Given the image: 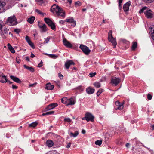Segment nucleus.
<instances>
[{
	"label": "nucleus",
	"mask_w": 154,
	"mask_h": 154,
	"mask_svg": "<svg viewBox=\"0 0 154 154\" xmlns=\"http://www.w3.org/2000/svg\"><path fill=\"white\" fill-rule=\"evenodd\" d=\"M50 11L54 13L55 12L58 17L60 16L63 17H65V11L61 8L59 6L57 5L56 4H54L52 6L50 9Z\"/></svg>",
	"instance_id": "obj_1"
},
{
	"label": "nucleus",
	"mask_w": 154,
	"mask_h": 154,
	"mask_svg": "<svg viewBox=\"0 0 154 154\" xmlns=\"http://www.w3.org/2000/svg\"><path fill=\"white\" fill-rule=\"evenodd\" d=\"M45 22L53 30H56V26L54 23L49 18H45L44 19Z\"/></svg>",
	"instance_id": "obj_2"
},
{
	"label": "nucleus",
	"mask_w": 154,
	"mask_h": 154,
	"mask_svg": "<svg viewBox=\"0 0 154 154\" xmlns=\"http://www.w3.org/2000/svg\"><path fill=\"white\" fill-rule=\"evenodd\" d=\"M17 20L14 16L9 17L7 20V23H9L12 25H15L17 24Z\"/></svg>",
	"instance_id": "obj_3"
},
{
	"label": "nucleus",
	"mask_w": 154,
	"mask_h": 154,
	"mask_svg": "<svg viewBox=\"0 0 154 154\" xmlns=\"http://www.w3.org/2000/svg\"><path fill=\"white\" fill-rule=\"evenodd\" d=\"M79 48L83 52L87 55H88L91 52V50L89 49L88 47L83 45L81 44Z\"/></svg>",
	"instance_id": "obj_4"
},
{
	"label": "nucleus",
	"mask_w": 154,
	"mask_h": 154,
	"mask_svg": "<svg viewBox=\"0 0 154 154\" xmlns=\"http://www.w3.org/2000/svg\"><path fill=\"white\" fill-rule=\"evenodd\" d=\"M85 114L88 122L89 121L91 122L94 121V117L91 114L87 112Z\"/></svg>",
	"instance_id": "obj_5"
},
{
	"label": "nucleus",
	"mask_w": 154,
	"mask_h": 154,
	"mask_svg": "<svg viewBox=\"0 0 154 154\" xmlns=\"http://www.w3.org/2000/svg\"><path fill=\"white\" fill-rule=\"evenodd\" d=\"M120 79L119 78L115 77L111 79V82L116 86L120 82Z\"/></svg>",
	"instance_id": "obj_6"
},
{
	"label": "nucleus",
	"mask_w": 154,
	"mask_h": 154,
	"mask_svg": "<svg viewBox=\"0 0 154 154\" xmlns=\"http://www.w3.org/2000/svg\"><path fill=\"white\" fill-rule=\"evenodd\" d=\"M146 17L148 18H151L152 17L153 14L151 13L150 10H146L144 11Z\"/></svg>",
	"instance_id": "obj_7"
},
{
	"label": "nucleus",
	"mask_w": 154,
	"mask_h": 154,
	"mask_svg": "<svg viewBox=\"0 0 154 154\" xmlns=\"http://www.w3.org/2000/svg\"><path fill=\"white\" fill-rule=\"evenodd\" d=\"M75 63L72 60H68L67 61L65 64V68L68 69L70 66L71 65H74Z\"/></svg>",
	"instance_id": "obj_8"
},
{
	"label": "nucleus",
	"mask_w": 154,
	"mask_h": 154,
	"mask_svg": "<svg viewBox=\"0 0 154 154\" xmlns=\"http://www.w3.org/2000/svg\"><path fill=\"white\" fill-rule=\"evenodd\" d=\"M4 29L3 31L2 32L1 35L3 38H6L8 36V30L6 28L5 26V28L3 27L2 29V31H3L2 29Z\"/></svg>",
	"instance_id": "obj_9"
},
{
	"label": "nucleus",
	"mask_w": 154,
	"mask_h": 154,
	"mask_svg": "<svg viewBox=\"0 0 154 154\" xmlns=\"http://www.w3.org/2000/svg\"><path fill=\"white\" fill-rule=\"evenodd\" d=\"M58 106L57 104L56 103H52L47 106L45 108L46 111H48L53 109Z\"/></svg>",
	"instance_id": "obj_10"
},
{
	"label": "nucleus",
	"mask_w": 154,
	"mask_h": 154,
	"mask_svg": "<svg viewBox=\"0 0 154 154\" xmlns=\"http://www.w3.org/2000/svg\"><path fill=\"white\" fill-rule=\"evenodd\" d=\"M131 4V2L129 1L124 5L123 8L125 12H126L128 11L129 7L130 5Z\"/></svg>",
	"instance_id": "obj_11"
},
{
	"label": "nucleus",
	"mask_w": 154,
	"mask_h": 154,
	"mask_svg": "<svg viewBox=\"0 0 154 154\" xmlns=\"http://www.w3.org/2000/svg\"><path fill=\"white\" fill-rule=\"evenodd\" d=\"M63 42L64 45L67 48H71L72 46V45L66 39H63Z\"/></svg>",
	"instance_id": "obj_12"
},
{
	"label": "nucleus",
	"mask_w": 154,
	"mask_h": 154,
	"mask_svg": "<svg viewBox=\"0 0 154 154\" xmlns=\"http://www.w3.org/2000/svg\"><path fill=\"white\" fill-rule=\"evenodd\" d=\"M10 78L15 82L19 84L22 82L18 78L13 75L10 76Z\"/></svg>",
	"instance_id": "obj_13"
},
{
	"label": "nucleus",
	"mask_w": 154,
	"mask_h": 154,
	"mask_svg": "<svg viewBox=\"0 0 154 154\" xmlns=\"http://www.w3.org/2000/svg\"><path fill=\"white\" fill-rule=\"evenodd\" d=\"M108 40L112 44V45L113 46V48H116L117 44L116 38H109V39H108Z\"/></svg>",
	"instance_id": "obj_14"
},
{
	"label": "nucleus",
	"mask_w": 154,
	"mask_h": 154,
	"mask_svg": "<svg viewBox=\"0 0 154 154\" xmlns=\"http://www.w3.org/2000/svg\"><path fill=\"white\" fill-rule=\"evenodd\" d=\"M46 144L48 147H51L53 146L54 142L52 140H48L46 142Z\"/></svg>",
	"instance_id": "obj_15"
},
{
	"label": "nucleus",
	"mask_w": 154,
	"mask_h": 154,
	"mask_svg": "<svg viewBox=\"0 0 154 154\" xmlns=\"http://www.w3.org/2000/svg\"><path fill=\"white\" fill-rule=\"evenodd\" d=\"M3 78V79L6 80V76L4 75L3 73L2 72H0V82L2 83H5L6 81H4L2 80L1 78Z\"/></svg>",
	"instance_id": "obj_16"
},
{
	"label": "nucleus",
	"mask_w": 154,
	"mask_h": 154,
	"mask_svg": "<svg viewBox=\"0 0 154 154\" xmlns=\"http://www.w3.org/2000/svg\"><path fill=\"white\" fill-rule=\"evenodd\" d=\"M54 87L53 85H51L50 83H49L46 85L45 88L47 90H52L53 89Z\"/></svg>",
	"instance_id": "obj_17"
},
{
	"label": "nucleus",
	"mask_w": 154,
	"mask_h": 154,
	"mask_svg": "<svg viewBox=\"0 0 154 154\" xmlns=\"http://www.w3.org/2000/svg\"><path fill=\"white\" fill-rule=\"evenodd\" d=\"M87 92L89 94H91L94 93V89L91 88L90 87H89L86 89Z\"/></svg>",
	"instance_id": "obj_18"
},
{
	"label": "nucleus",
	"mask_w": 154,
	"mask_h": 154,
	"mask_svg": "<svg viewBox=\"0 0 154 154\" xmlns=\"http://www.w3.org/2000/svg\"><path fill=\"white\" fill-rule=\"evenodd\" d=\"M23 66L24 68L27 69L28 70L30 71L31 72H34L35 71L34 68L32 67H29L26 65H24Z\"/></svg>",
	"instance_id": "obj_19"
},
{
	"label": "nucleus",
	"mask_w": 154,
	"mask_h": 154,
	"mask_svg": "<svg viewBox=\"0 0 154 154\" xmlns=\"http://www.w3.org/2000/svg\"><path fill=\"white\" fill-rule=\"evenodd\" d=\"M7 46L8 49L11 53H14L15 52L14 49L12 47L10 44L8 43L7 45Z\"/></svg>",
	"instance_id": "obj_20"
},
{
	"label": "nucleus",
	"mask_w": 154,
	"mask_h": 154,
	"mask_svg": "<svg viewBox=\"0 0 154 154\" xmlns=\"http://www.w3.org/2000/svg\"><path fill=\"white\" fill-rule=\"evenodd\" d=\"M40 28L41 29L42 32H45L47 30V27L45 24H44V25H43L42 26H41Z\"/></svg>",
	"instance_id": "obj_21"
},
{
	"label": "nucleus",
	"mask_w": 154,
	"mask_h": 154,
	"mask_svg": "<svg viewBox=\"0 0 154 154\" xmlns=\"http://www.w3.org/2000/svg\"><path fill=\"white\" fill-rule=\"evenodd\" d=\"M35 19V17L32 16L30 18H29L27 19V21L31 24H32L33 23L34 20Z\"/></svg>",
	"instance_id": "obj_22"
},
{
	"label": "nucleus",
	"mask_w": 154,
	"mask_h": 154,
	"mask_svg": "<svg viewBox=\"0 0 154 154\" xmlns=\"http://www.w3.org/2000/svg\"><path fill=\"white\" fill-rule=\"evenodd\" d=\"M75 102H74V99L73 98H71L69 99V103L68 104V105H73L75 104Z\"/></svg>",
	"instance_id": "obj_23"
},
{
	"label": "nucleus",
	"mask_w": 154,
	"mask_h": 154,
	"mask_svg": "<svg viewBox=\"0 0 154 154\" xmlns=\"http://www.w3.org/2000/svg\"><path fill=\"white\" fill-rule=\"evenodd\" d=\"M118 106V107H117V108H116V110H117L118 109H119L120 110H122L123 109L124 106V103L120 104V105Z\"/></svg>",
	"instance_id": "obj_24"
},
{
	"label": "nucleus",
	"mask_w": 154,
	"mask_h": 154,
	"mask_svg": "<svg viewBox=\"0 0 154 154\" xmlns=\"http://www.w3.org/2000/svg\"><path fill=\"white\" fill-rule=\"evenodd\" d=\"M137 47V42H134L131 47V49L132 50H134Z\"/></svg>",
	"instance_id": "obj_25"
},
{
	"label": "nucleus",
	"mask_w": 154,
	"mask_h": 154,
	"mask_svg": "<svg viewBox=\"0 0 154 154\" xmlns=\"http://www.w3.org/2000/svg\"><path fill=\"white\" fill-rule=\"evenodd\" d=\"M79 134V132L78 131H76L74 133L72 132H71L70 134V136H73L74 137H75L77 136Z\"/></svg>",
	"instance_id": "obj_26"
},
{
	"label": "nucleus",
	"mask_w": 154,
	"mask_h": 154,
	"mask_svg": "<svg viewBox=\"0 0 154 154\" xmlns=\"http://www.w3.org/2000/svg\"><path fill=\"white\" fill-rule=\"evenodd\" d=\"M149 31L151 35L154 34V26L152 27H150Z\"/></svg>",
	"instance_id": "obj_27"
},
{
	"label": "nucleus",
	"mask_w": 154,
	"mask_h": 154,
	"mask_svg": "<svg viewBox=\"0 0 154 154\" xmlns=\"http://www.w3.org/2000/svg\"><path fill=\"white\" fill-rule=\"evenodd\" d=\"M38 123L36 122H34L30 124L29 125V127H33L34 128L37 125Z\"/></svg>",
	"instance_id": "obj_28"
},
{
	"label": "nucleus",
	"mask_w": 154,
	"mask_h": 154,
	"mask_svg": "<svg viewBox=\"0 0 154 154\" xmlns=\"http://www.w3.org/2000/svg\"><path fill=\"white\" fill-rule=\"evenodd\" d=\"M102 140H97L96 141L95 143L96 145L100 146L102 143Z\"/></svg>",
	"instance_id": "obj_29"
},
{
	"label": "nucleus",
	"mask_w": 154,
	"mask_h": 154,
	"mask_svg": "<svg viewBox=\"0 0 154 154\" xmlns=\"http://www.w3.org/2000/svg\"><path fill=\"white\" fill-rule=\"evenodd\" d=\"M35 11L39 14H40L42 15L43 16H44V14H45V13H42L38 9H37L35 10Z\"/></svg>",
	"instance_id": "obj_30"
},
{
	"label": "nucleus",
	"mask_w": 154,
	"mask_h": 154,
	"mask_svg": "<svg viewBox=\"0 0 154 154\" xmlns=\"http://www.w3.org/2000/svg\"><path fill=\"white\" fill-rule=\"evenodd\" d=\"M49 57L54 59H56L58 57L57 55L54 54H50L49 55Z\"/></svg>",
	"instance_id": "obj_31"
},
{
	"label": "nucleus",
	"mask_w": 154,
	"mask_h": 154,
	"mask_svg": "<svg viewBox=\"0 0 154 154\" xmlns=\"http://www.w3.org/2000/svg\"><path fill=\"white\" fill-rule=\"evenodd\" d=\"M112 31L110 30L108 33V39H109V38L113 37L112 35Z\"/></svg>",
	"instance_id": "obj_32"
},
{
	"label": "nucleus",
	"mask_w": 154,
	"mask_h": 154,
	"mask_svg": "<svg viewBox=\"0 0 154 154\" xmlns=\"http://www.w3.org/2000/svg\"><path fill=\"white\" fill-rule=\"evenodd\" d=\"M73 21L74 19L72 18L70 19H66L65 21L67 22H68L69 23H72V22H73Z\"/></svg>",
	"instance_id": "obj_33"
},
{
	"label": "nucleus",
	"mask_w": 154,
	"mask_h": 154,
	"mask_svg": "<svg viewBox=\"0 0 154 154\" xmlns=\"http://www.w3.org/2000/svg\"><path fill=\"white\" fill-rule=\"evenodd\" d=\"M28 43L32 48H35V47L33 43L31 42V40L30 41L28 42Z\"/></svg>",
	"instance_id": "obj_34"
},
{
	"label": "nucleus",
	"mask_w": 154,
	"mask_h": 154,
	"mask_svg": "<svg viewBox=\"0 0 154 154\" xmlns=\"http://www.w3.org/2000/svg\"><path fill=\"white\" fill-rule=\"evenodd\" d=\"M103 89L101 88L100 89L97 93V96H99L102 92Z\"/></svg>",
	"instance_id": "obj_35"
},
{
	"label": "nucleus",
	"mask_w": 154,
	"mask_h": 154,
	"mask_svg": "<svg viewBox=\"0 0 154 154\" xmlns=\"http://www.w3.org/2000/svg\"><path fill=\"white\" fill-rule=\"evenodd\" d=\"M122 1L123 0H118L119 7L120 10H121L122 8L121 3H122Z\"/></svg>",
	"instance_id": "obj_36"
},
{
	"label": "nucleus",
	"mask_w": 154,
	"mask_h": 154,
	"mask_svg": "<svg viewBox=\"0 0 154 154\" xmlns=\"http://www.w3.org/2000/svg\"><path fill=\"white\" fill-rule=\"evenodd\" d=\"M5 2H1L0 1V10H1L2 8L3 7L5 6Z\"/></svg>",
	"instance_id": "obj_37"
},
{
	"label": "nucleus",
	"mask_w": 154,
	"mask_h": 154,
	"mask_svg": "<svg viewBox=\"0 0 154 154\" xmlns=\"http://www.w3.org/2000/svg\"><path fill=\"white\" fill-rule=\"evenodd\" d=\"M81 5V3L79 1H78L76 2H75V5L76 7L79 6Z\"/></svg>",
	"instance_id": "obj_38"
},
{
	"label": "nucleus",
	"mask_w": 154,
	"mask_h": 154,
	"mask_svg": "<svg viewBox=\"0 0 154 154\" xmlns=\"http://www.w3.org/2000/svg\"><path fill=\"white\" fill-rule=\"evenodd\" d=\"M94 85L97 88H99L100 87V84L98 82H96L94 84Z\"/></svg>",
	"instance_id": "obj_39"
},
{
	"label": "nucleus",
	"mask_w": 154,
	"mask_h": 154,
	"mask_svg": "<svg viewBox=\"0 0 154 154\" xmlns=\"http://www.w3.org/2000/svg\"><path fill=\"white\" fill-rule=\"evenodd\" d=\"M147 8L146 7H143L142 8V9H141L139 11L140 13H143L144 12V11L145 10H146Z\"/></svg>",
	"instance_id": "obj_40"
},
{
	"label": "nucleus",
	"mask_w": 154,
	"mask_h": 154,
	"mask_svg": "<svg viewBox=\"0 0 154 154\" xmlns=\"http://www.w3.org/2000/svg\"><path fill=\"white\" fill-rule=\"evenodd\" d=\"M71 121V120L70 119L68 118H65L64 119V122H70Z\"/></svg>",
	"instance_id": "obj_41"
},
{
	"label": "nucleus",
	"mask_w": 154,
	"mask_h": 154,
	"mask_svg": "<svg viewBox=\"0 0 154 154\" xmlns=\"http://www.w3.org/2000/svg\"><path fill=\"white\" fill-rule=\"evenodd\" d=\"M2 21L0 20V30H1V31H2V29L3 27L5 28V26L2 25Z\"/></svg>",
	"instance_id": "obj_42"
},
{
	"label": "nucleus",
	"mask_w": 154,
	"mask_h": 154,
	"mask_svg": "<svg viewBox=\"0 0 154 154\" xmlns=\"http://www.w3.org/2000/svg\"><path fill=\"white\" fill-rule=\"evenodd\" d=\"M37 1L38 2L39 5H42L44 2V0H37Z\"/></svg>",
	"instance_id": "obj_43"
},
{
	"label": "nucleus",
	"mask_w": 154,
	"mask_h": 154,
	"mask_svg": "<svg viewBox=\"0 0 154 154\" xmlns=\"http://www.w3.org/2000/svg\"><path fill=\"white\" fill-rule=\"evenodd\" d=\"M143 0L145 2L148 3H151L152 2H153L154 1V0Z\"/></svg>",
	"instance_id": "obj_44"
},
{
	"label": "nucleus",
	"mask_w": 154,
	"mask_h": 154,
	"mask_svg": "<svg viewBox=\"0 0 154 154\" xmlns=\"http://www.w3.org/2000/svg\"><path fill=\"white\" fill-rule=\"evenodd\" d=\"M152 97V96L150 94H148L147 95V99L149 100H151Z\"/></svg>",
	"instance_id": "obj_45"
},
{
	"label": "nucleus",
	"mask_w": 154,
	"mask_h": 154,
	"mask_svg": "<svg viewBox=\"0 0 154 154\" xmlns=\"http://www.w3.org/2000/svg\"><path fill=\"white\" fill-rule=\"evenodd\" d=\"M77 89L79 90H80V91H83V88H82V86H79L77 88Z\"/></svg>",
	"instance_id": "obj_46"
},
{
	"label": "nucleus",
	"mask_w": 154,
	"mask_h": 154,
	"mask_svg": "<svg viewBox=\"0 0 154 154\" xmlns=\"http://www.w3.org/2000/svg\"><path fill=\"white\" fill-rule=\"evenodd\" d=\"M54 111H51L50 112H46V114L47 115H51V114H53L54 113Z\"/></svg>",
	"instance_id": "obj_47"
},
{
	"label": "nucleus",
	"mask_w": 154,
	"mask_h": 154,
	"mask_svg": "<svg viewBox=\"0 0 154 154\" xmlns=\"http://www.w3.org/2000/svg\"><path fill=\"white\" fill-rule=\"evenodd\" d=\"M20 30L18 29H16L14 30V31L17 34L19 33L20 32Z\"/></svg>",
	"instance_id": "obj_48"
},
{
	"label": "nucleus",
	"mask_w": 154,
	"mask_h": 154,
	"mask_svg": "<svg viewBox=\"0 0 154 154\" xmlns=\"http://www.w3.org/2000/svg\"><path fill=\"white\" fill-rule=\"evenodd\" d=\"M58 76L60 77V79H63V75H62V74L60 73H59L58 74Z\"/></svg>",
	"instance_id": "obj_49"
},
{
	"label": "nucleus",
	"mask_w": 154,
	"mask_h": 154,
	"mask_svg": "<svg viewBox=\"0 0 154 154\" xmlns=\"http://www.w3.org/2000/svg\"><path fill=\"white\" fill-rule=\"evenodd\" d=\"M49 154H59L58 152L56 151H52Z\"/></svg>",
	"instance_id": "obj_50"
},
{
	"label": "nucleus",
	"mask_w": 154,
	"mask_h": 154,
	"mask_svg": "<svg viewBox=\"0 0 154 154\" xmlns=\"http://www.w3.org/2000/svg\"><path fill=\"white\" fill-rule=\"evenodd\" d=\"M38 26L40 28L41 26H42L43 25H44V23H40L39 21L38 22Z\"/></svg>",
	"instance_id": "obj_51"
},
{
	"label": "nucleus",
	"mask_w": 154,
	"mask_h": 154,
	"mask_svg": "<svg viewBox=\"0 0 154 154\" xmlns=\"http://www.w3.org/2000/svg\"><path fill=\"white\" fill-rule=\"evenodd\" d=\"M43 62L41 61L40 63L39 64L38 67H41L43 66Z\"/></svg>",
	"instance_id": "obj_52"
},
{
	"label": "nucleus",
	"mask_w": 154,
	"mask_h": 154,
	"mask_svg": "<svg viewBox=\"0 0 154 154\" xmlns=\"http://www.w3.org/2000/svg\"><path fill=\"white\" fill-rule=\"evenodd\" d=\"M71 23H72L71 25L72 26H75L76 24V22L75 21H73V22H72Z\"/></svg>",
	"instance_id": "obj_53"
},
{
	"label": "nucleus",
	"mask_w": 154,
	"mask_h": 154,
	"mask_svg": "<svg viewBox=\"0 0 154 154\" xmlns=\"http://www.w3.org/2000/svg\"><path fill=\"white\" fill-rule=\"evenodd\" d=\"M26 40L27 42H29L30 41L29 37L28 36H26Z\"/></svg>",
	"instance_id": "obj_54"
},
{
	"label": "nucleus",
	"mask_w": 154,
	"mask_h": 154,
	"mask_svg": "<svg viewBox=\"0 0 154 154\" xmlns=\"http://www.w3.org/2000/svg\"><path fill=\"white\" fill-rule=\"evenodd\" d=\"M37 84V83H35L33 84H30L29 85V87H34V86H35Z\"/></svg>",
	"instance_id": "obj_55"
},
{
	"label": "nucleus",
	"mask_w": 154,
	"mask_h": 154,
	"mask_svg": "<svg viewBox=\"0 0 154 154\" xmlns=\"http://www.w3.org/2000/svg\"><path fill=\"white\" fill-rule=\"evenodd\" d=\"M96 74V72H95L94 73H90L89 75H90V77H93Z\"/></svg>",
	"instance_id": "obj_56"
},
{
	"label": "nucleus",
	"mask_w": 154,
	"mask_h": 154,
	"mask_svg": "<svg viewBox=\"0 0 154 154\" xmlns=\"http://www.w3.org/2000/svg\"><path fill=\"white\" fill-rule=\"evenodd\" d=\"M50 40V38L49 37H48L45 40L46 41L44 42V44L47 43Z\"/></svg>",
	"instance_id": "obj_57"
},
{
	"label": "nucleus",
	"mask_w": 154,
	"mask_h": 154,
	"mask_svg": "<svg viewBox=\"0 0 154 154\" xmlns=\"http://www.w3.org/2000/svg\"><path fill=\"white\" fill-rule=\"evenodd\" d=\"M12 88L13 89H17V88H18V87L17 86H16V85H12Z\"/></svg>",
	"instance_id": "obj_58"
},
{
	"label": "nucleus",
	"mask_w": 154,
	"mask_h": 154,
	"mask_svg": "<svg viewBox=\"0 0 154 154\" xmlns=\"http://www.w3.org/2000/svg\"><path fill=\"white\" fill-rule=\"evenodd\" d=\"M71 143H68L67 146H66V148H70L71 145Z\"/></svg>",
	"instance_id": "obj_59"
},
{
	"label": "nucleus",
	"mask_w": 154,
	"mask_h": 154,
	"mask_svg": "<svg viewBox=\"0 0 154 154\" xmlns=\"http://www.w3.org/2000/svg\"><path fill=\"white\" fill-rule=\"evenodd\" d=\"M66 100V99L65 98H62L61 99V100L63 103H65L64 100Z\"/></svg>",
	"instance_id": "obj_60"
},
{
	"label": "nucleus",
	"mask_w": 154,
	"mask_h": 154,
	"mask_svg": "<svg viewBox=\"0 0 154 154\" xmlns=\"http://www.w3.org/2000/svg\"><path fill=\"white\" fill-rule=\"evenodd\" d=\"M115 104L116 105L118 106L119 105H120L121 103H120V102H119V101H117L116 102Z\"/></svg>",
	"instance_id": "obj_61"
},
{
	"label": "nucleus",
	"mask_w": 154,
	"mask_h": 154,
	"mask_svg": "<svg viewBox=\"0 0 154 154\" xmlns=\"http://www.w3.org/2000/svg\"><path fill=\"white\" fill-rule=\"evenodd\" d=\"M16 60L17 63H20V59H18V58H17L16 59Z\"/></svg>",
	"instance_id": "obj_62"
},
{
	"label": "nucleus",
	"mask_w": 154,
	"mask_h": 154,
	"mask_svg": "<svg viewBox=\"0 0 154 154\" xmlns=\"http://www.w3.org/2000/svg\"><path fill=\"white\" fill-rule=\"evenodd\" d=\"M35 55L32 53H31L30 57L32 58H33L35 57Z\"/></svg>",
	"instance_id": "obj_63"
},
{
	"label": "nucleus",
	"mask_w": 154,
	"mask_h": 154,
	"mask_svg": "<svg viewBox=\"0 0 154 154\" xmlns=\"http://www.w3.org/2000/svg\"><path fill=\"white\" fill-rule=\"evenodd\" d=\"M65 22V21H64L63 20H61L60 21L59 23L61 24H63Z\"/></svg>",
	"instance_id": "obj_64"
}]
</instances>
